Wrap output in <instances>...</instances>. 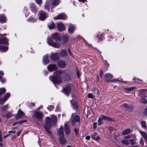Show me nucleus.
<instances>
[{
    "label": "nucleus",
    "mask_w": 147,
    "mask_h": 147,
    "mask_svg": "<svg viewBox=\"0 0 147 147\" xmlns=\"http://www.w3.org/2000/svg\"><path fill=\"white\" fill-rule=\"evenodd\" d=\"M59 140L60 143L61 144H64L66 142V140L64 136L60 137Z\"/></svg>",
    "instance_id": "obj_26"
},
{
    "label": "nucleus",
    "mask_w": 147,
    "mask_h": 147,
    "mask_svg": "<svg viewBox=\"0 0 147 147\" xmlns=\"http://www.w3.org/2000/svg\"><path fill=\"white\" fill-rule=\"evenodd\" d=\"M9 96V94L8 93L6 94L3 97H1L0 98V104H4L8 99Z\"/></svg>",
    "instance_id": "obj_10"
},
{
    "label": "nucleus",
    "mask_w": 147,
    "mask_h": 147,
    "mask_svg": "<svg viewBox=\"0 0 147 147\" xmlns=\"http://www.w3.org/2000/svg\"><path fill=\"white\" fill-rule=\"evenodd\" d=\"M97 37L99 41L102 40L103 38V34L102 33L101 34H98L97 35Z\"/></svg>",
    "instance_id": "obj_39"
},
{
    "label": "nucleus",
    "mask_w": 147,
    "mask_h": 147,
    "mask_svg": "<svg viewBox=\"0 0 147 147\" xmlns=\"http://www.w3.org/2000/svg\"><path fill=\"white\" fill-rule=\"evenodd\" d=\"M49 55L48 54L45 55L43 58V63L46 65L49 62V60L48 59Z\"/></svg>",
    "instance_id": "obj_20"
},
{
    "label": "nucleus",
    "mask_w": 147,
    "mask_h": 147,
    "mask_svg": "<svg viewBox=\"0 0 147 147\" xmlns=\"http://www.w3.org/2000/svg\"><path fill=\"white\" fill-rule=\"evenodd\" d=\"M30 8L31 11L35 14L37 12V11L35 5L32 4L30 5Z\"/></svg>",
    "instance_id": "obj_27"
},
{
    "label": "nucleus",
    "mask_w": 147,
    "mask_h": 147,
    "mask_svg": "<svg viewBox=\"0 0 147 147\" xmlns=\"http://www.w3.org/2000/svg\"><path fill=\"white\" fill-rule=\"evenodd\" d=\"M105 66L107 67L109 66V64L107 63L106 61H105Z\"/></svg>",
    "instance_id": "obj_61"
},
{
    "label": "nucleus",
    "mask_w": 147,
    "mask_h": 147,
    "mask_svg": "<svg viewBox=\"0 0 147 147\" xmlns=\"http://www.w3.org/2000/svg\"><path fill=\"white\" fill-rule=\"evenodd\" d=\"M72 86L69 85L64 88L63 89V92L66 96L68 95L71 92Z\"/></svg>",
    "instance_id": "obj_6"
},
{
    "label": "nucleus",
    "mask_w": 147,
    "mask_h": 147,
    "mask_svg": "<svg viewBox=\"0 0 147 147\" xmlns=\"http://www.w3.org/2000/svg\"><path fill=\"white\" fill-rule=\"evenodd\" d=\"M6 18L3 15L0 16V22H4L6 20Z\"/></svg>",
    "instance_id": "obj_33"
},
{
    "label": "nucleus",
    "mask_w": 147,
    "mask_h": 147,
    "mask_svg": "<svg viewBox=\"0 0 147 147\" xmlns=\"http://www.w3.org/2000/svg\"><path fill=\"white\" fill-rule=\"evenodd\" d=\"M103 71L102 70L100 71V76L101 78L102 77Z\"/></svg>",
    "instance_id": "obj_62"
},
{
    "label": "nucleus",
    "mask_w": 147,
    "mask_h": 147,
    "mask_svg": "<svg viewBox=\"0 0 147 147\" xmlns=\"http://www.w3.org/2000/svg\"><path fill=\"white\" fill-rule=\"evenodd\" d=\"M24 115V113L21 110H19L18 113V115L16 116V118L17 119H19L21 118Z\"/></svg>",
    "instance_id": "obj_24"
},
{
    "label": "nucleus",
    "mask_w": 147,
    "mask_h": 147,
    "mask_svg": "<svg viewBox=\"0 0 147 147\" xmlns=\"http://www.w3.org/2000/svg\"><path fill=\"white\" fill-rule=\"evenodd\" d=\"M100 118L102 120H111V118L102 115H101V117Z\"/></svg>",
    "instance_id": "obj_28"
},
{
    "label": "nucleus",
    "mask_w": 147,
    "mask_h": 147,
    "mask_svg": "<svg viewBox=\"0 0 147 147\" xmlns=\"http://www.w3.org/2000/svg\"><path fill=\"white\" fill-rule=\"evenodd\" d=\"M1 38H0V44L7 43L8 44V40L5 37H3L2 35L0 36Z\"/></svg>",
    "instance_id": "obj_16"
},
{
    "label": "nucleus",
    "mask_w": 147,
    "mask_h": 147,
    "mask_svg": "<svg viewBox=\"0 0 147 147\" xmlns=\"http://www.w3.org/2000/svg\"><path fill=\"white\" fill-rule=\"evenodd\" d=\"M132 135H128L125 137V138L126 139H129L131 137Z\"/></svg>",
    "instance_id": "obj_59"
},
{
    "label": "nucleus",
    "mask_w": 147,
    "mask_h": 147,
    "mask_svg": "<svg viewBox=\"0 0 147 147\" xmlns=\"http://www.w3.org/2000/svg\"><path fill=\"white\" fill-rule=\"evenodd\" d=\"M35 1L38 4H40L42 3V0H35Z\"/></svg>",
    "instance_id": "obj_54"
},
{
    "label": "nucleus",
    "mask_w": 147,
    "mask_h": 147,
    "mask_svg": "<svg viewBox=\"0 0 147 147\" xmlns=\"http://www.w3.org/2000/svg\"><path fill=\"white\" fill-rule=\"evenodd\" d=\"M27 122V121L26 120H24L23 121H20L18 122H16L14 123L13 124V125L15 126L17 124H18L19 125H20L24 123H25L26 122Z\"/></svg>",
    "instance_id": "obj_40"
},
{
    "label": "nucleus",
    "mask_w": 147,
    "mask_h": 147,
    "mask_svg": "<svg viewBox=\"0 0 147 147\" xmlns=\"http://www.w3.org/2000/svg\"><path fill=\"white\" fill-rule=\"evenodd\" d=\"M97 127V123L95 122L93 124V128L94 129H96Z\"/></svg>",
    "instance_id": "obj_55"
},
{
    "label": "nucleus",
    "mask_w": 147,
    "mask_h": 147,
    "mask_svg": "<svg viewBox=\"0 0 147 147\" xmlns=\"http://www.w3.org/2000/svg\"><path fill=\"white\" fill-rule=\"evenodd\" d=\"M48 26L50 29H53L55 27L54 24L52 22L49 23Z\"/></svg>",
    "instance_id": "obj_30"
},
{
    "label": "nucleus",
    "mask_w": 147,
    "mask_h": 147,
    "mask_svg": "<svg viewBox=\"0 0 147 147\" xmlns=\"http://www.w3.org/2000/svg\"><path fill=\"white\" fill-rule=\"evenodd\" d=\"M47 68L50 71L55 70L57 69L56 65L53 64H51L47 66Z\"/></svg>",
    "instance_id": "obj_14"
},
{
    "label": "nucleus",
    "mask_w": 147,
    "mask_h": 147,
    "mask_svg": "<svg viewBox=\"0 0 147 147\" xmlns=\"http://www.w3.org/2000/svg\"><path fill=\"white\" fill-rule=\"evenodd\" d=\"M68 52L71 56H73L72 55L71 53V51L69 49H68Z\"/></svg>",
    "instance_id": "obj_60"
},
{
    "label": "nucleus",
    "mask_w": 147,
    "mask_h": 147,
    "mask_svg": "<svg viewBox=\"0 0 147 147\" xmlns=\"http://www.w3.org/2000/svg\"><path fill=\"white\" fill-rule=\"evenodd\" d=\"M44 114L41 111H36L34 113L32 116L34 119L36 121H40L43 118Z\"/></svg>",
    "instance_id": "obj_3"
},
{
    "label": "nucleus",
    "mask_w": 147,
    "mask_h": 147,
    "mask_svg": "<svg viewBox=\"0 0 147 147\" xmlns=\"http://www.w3.org/2000/svg\"><path fill=\"white\" fill-rule=\"evenodd\" d=\"M139 94L141 96H143L144 97H147V95H145L146 92L147 90L146 89H142L139 90Z\"/></svg>",
    "instance_id": "obj_17"
},
{
    "label": "nucleus",
    "mask_w": 147,
    "mask_h": 147,
    "mask_svg": "<svg viewBox=\"0 0 147 147\" xmlns=\"http://www.w3.org/2000/svg\"><path fill=\"white\" fill-rule=\"evenodd\" d=\"M100 139V137L99 136H97L96 137H95L93 140H99Z\"/></svg>",
    "instance_id": "obj_56"
},
{
    "label": "nucleus",
    "mask_w": 147,
    "mask_h": 147,
    "mask_svg": "<svg viewBox=\"0 0 147 147\" xmlns=\"http://www.w3.org/2000/svg\"><path fill=\"white\" fill-rule=\"evenodd\" d=\"M102 120L99 117L98 118V125H100L102 124Z\"/></svg>",
    "instance_id": "obj_50"
},
{
    "label": "nucleus",
    "mask_w": 147,
    "mask_h": 147,
    "mask_svg": "<svg viewBox=\"0 0 147 147\" xmlns=\"http://www.w3.org/2000/svg\"><path fill=\"white\" fill-rule=\"evenodd\" d=\"M6 89L4 88H0V94H1V95L5 92Z\"/></svg>",
    "instance_id": "obj_43"
},
{
    "label": "nucleus",
    "mask_w": 147,
    "mask_h": 147,
    "mask_svg": "<svg viewBox=\"0 0 147 147\" xmlns=\"http://www.w3.org/2000/svg\"><path fill=\"white\" fill-rule=\"evenodd\" d=\"M58 30L59 31H63L65 30V27L63 23L59 22L57 24Z\"/></svg>",
    "instance_id": "obj_9"
},
{
    "label": "nucleus",
    "mask_w": 147,
    "mask_h": 147,
    "mask_svg": "<svg viewBox=\"0 0 147 147\" xmlns=\"http://www.w3.org/2000/svg\"><path fill=\"white\" fill-rule=\"evenodd\" d=\"M38 15L39 19L42 21L45 20L48 16L47 14L42 11H40Z\"/></svg>",
    "instance_id": "obj_7"
},
{
    "label": "nucleus",
    "mask_w": 147,
    "mask_h": 147,
    "mask_svg": "<svg viewBox=\"0 0 147 147\" xmlns=\"http://www.w3.org/2000/svg\"><path fill=\"white\" fill-rule=\"evenodd\" d=\"M113 77V76L111 74L108 73L106 74L104 76V79L106 82L111 81V80Z\"/></svg>",
    "instance_id": "obj_11"
},
{
    "label": "nucleus",
    "mask_w": 147,
    "mask_h": 147,
    "mask_svg": "<svg viewBox=\"0 0 147 147\" xmlns=\"http://www.w3.org/2000/svg\"><path fill=\"white\" fill-rule=\"evenodd\" d=\"M72 98L73 100H71L70 103L74 109H76L77 108V105L76 102V97L75 96H72Z\"/></svg>",
    "instance_id": "obj_8"
},
{
    "label": "nucleus",
    "mask_w": 147,
    "mask_h": 147,
    "mask_svg": "<svg viewBox=\"0 0 147 147\" xmlns=\"http://www.w3.org/2000/svg\"><path fill=\"white\" fill-rule=\"evenodd\" d=\"M47 108L48 110L51 111L54 109V107L53 105H50L47 107Z\"/></svg>",
    "instance_id": "obj_45"
},
{
    "label": "nucleus",
    "mask_w": 147,
    "mask_h": 147,
    "mask_svg": "<svg viewBox=\"0 0 147 147\" xmlns=\"http://www.w3.org/2000/svg\"><path fill=\"white\" fill-rule=\"evenodd\" d=\"M66 77H65V79L67 81L70 80V76L69 75H66Z\"/></svg>",
    "instance_id": "obj_52"
},
{
    "label": "nucleus",
    "mask_w": 147,
    "mask_h": 147,
    "mask_svg": "<svg viewBox=\"0 0 147 147\" xmlns=\"http://www.w3.org/2000/svg\"><path fill=\"white\" fill-rule=\"evenodd\" d=\"M97 133L96 132H95L93 134H92L91 136L92 138L94 139V138H95V136L97 135Z\"/></svg>",
    "instance_id": "obj_51"
},
{
    "label": "nucleus",
    "mask_w": 147,
    "mask_h": 147,
    "mask_svg": "<svg viewBox=\"0 0 147 147\" xmlns=\"http://www.w3.org/2000/svg\"><path fill=\"white\" fill-rule=\"evenodd\" d=\"M8 108V105H6L2 108L1 110L3 111H5Z\"/></svg>",
    "instance_id": "obj_47"
},
{
    "label": "nucleus",
    "mask_w": 147,
    "mask_h": 147,
    "mask_svg": "<svg viewBox=\"0 0 147 147\" xmlns=\"http://www.w3.org/2000/svg\"><path fill=\"white\" fill-rule=\"evenodd\" d=\"M24 12L25 14L26 17H27V16L29 14V13L27 11V8L26 7H24Z\"/></svg>",
    "instance_id": "obj_46"
},
{
    "label": "nucleus",
    "mask_w": 147,
    "mask_h": 147,
    "mask_svg": "<svg viewBox=\"0 0 147 147\" xmlns=\"http://www.w3.org/2000/svg\"><path fill=\"white\" fill-rule=\"evenodd\" d=\"M64 73V71L58 70L54 73V76H50L49 79L54 84H59L62 82L61 76Z\"/></svg>",
    "instance_id": "obj_2"
},
{
    "label": "nucleus",
    "mask_w": 147,
    "mask_h": 147,
    "mask_svg": "<svg viewBox=\"0 0 147 147\" xmlns=\"http://www.w3.org/2000/svg\"><path fill=\"white\" fill-rule=\"evenodd\" d=\"M59 108H60V107H59V105H57L56 107L55 111H59V110H60Z\"/></svg>",
    "instance_id": "obj_57"
},
{
    "label": "nucleus",
    "mask_w": 147,
    "mask_h": 147,
    "mask_svg": "<svg viewBox=\"0 0 147 147\" xmlns=\"http://www.w3.org/2000/svg\"><path fill=\"white\" fill-rule=\"evenodd\" d=\"M57 64L59 67L61 68H64L66 64L64 61L60 60L58 62Z\"/></svg>",
    "instance_id": "obj_22"
},
{
    "label": "nucleus",
    "mask_w": 147,
    "mask_h": 147,
    "mask_svg": "<svg viewBox=\"0 0 147 147\" xmlns=\"http://www.w3.org/2000/svg\"><path fill=\"white\" fill-rule=\"evenodd\" d=\"M140 123L142 128L144 129H146L147 128L145 121H141Z\"/></svg>",
    "instance_id": "obj_34"
},
{
    "label": "nucleus",
    "mask_w": 147,
    "mask_h": 147,
    "mask_svg": "<svg viewBox=\"0 0 147 147\" xmlns=\"http://www.w3.org/2000/svg\"><path fill=\"white\" fill-rule=\"evenodd\" d=\"M121 143L123 144H125V145H128L129 143L130 142H129V141L128 140H126L125 139H123L121 141Z\"/></svg>",
    "instance_id": "obj_37"
},
{
    "label": "nucleus",
    "mask_w": 147,
    "mask_h": 147,
    "mask_svg": "<svg viewBox=\"0 0 147 147\" xmlns=\"http://www.w3.org/2000/svg\"><path fill=\"white\" fill-rule=\"evenodd\" d=\"M68 39V38L67 36H63V40L64 42H66Z\"/></svg>",
    "instance_id": "obj_48"
},
{
    "label": "nucleus",
    "mask_w": 147,
    "mask_h": 147,
    "mask_svg": "<svg viewBox=\"0 0 147 147\" xmlns=\"http://www.w3.org/2000/svg\"><path fill=\"white\" fill-rule=\"evenodd\" d=\"M60 2V0H54L53 1L52 5H57Z\"/></svg>",
    "instance_id": "obj_41"
},
{
    "label": "nucleus",
    "mask_w": 147,
    "mask_h": 147,
    "mask_svg": "<svg viewBox=\"0 0 147 147\" xmlns=\"http://www.w3.org/2000/svg\"><path fill=\"white\" fill-rule=\"evenodd\" d=\"M1 82H2V83L4 82H5L6 80L5 79H1Z\"/></svg>",
    "instance_id": "obj_64"
},
{
    "label": "nucleus",
    "mask_w": 147,
    "mask_h": 147,
    "mask_svg": "<svg viewBox=\"0 0 147 147\" xmlns=\"http://www.w3.org/2000/svg\"><path fill=\"white\" fill-rule=\"evenodd\" d=\"M143 113L144 115L147 116V107L145 109Z\"/></svg>",
    "instance_id": "obj_58"
},
{
    "label": "nucleus",
    "mask_w": 147,
    "mask_h": 147,
    "mask_svg": "<svg viewBox=\"0 0 147 147\" xmlns=\"http://www.w3.org/2000/svg\"><path fill=\"white\" fill-rule=\"evenodd\" d=\"M45 123L44 125V127L47 132L49 135L51 134V131L50 129L52 127L51 122L53 125H55L57 122V118L56 115H53L51 118L47 117L45 119Z\"/></svg>",
    "instance_id": "obj_1"
},
{
    "label": "nucleus",
    "mask_w": 147,
    "mask_h": 147,
    "mask_svg": "<svg viewBox=\"0 0 147 147\" xmlns=\"http://www.w3.org/2000/svg\"><path fill=\"white\" fill-rule=\"evenodd\" d=\"M143 96H141L140 102L142 103L146 104L147 103V100Z\"/></svg>",
    "instance_id": "obj_35"
},
{
    "label": "nucleus",
    "mask_w": 147,
    "mask_h": 147,
    "mask_svg": "<svg viewBox=\"0 0 147 147\" xmlns=\"http://www.w3.org/2000/svg\"><path fill=\"white\" fill-rule=\"evenodd\" d=\"M80 121L79 116L77 115L75 113H73L71 118V123L72 125H74L77 122H78Z\"/></svg>",
    "instance_id": "obj_4"
},
{
    "label": "nucleus",
    "mask_w": 147,
    "mask_h": 147,
    "mask_svg": "<svg viewBox=\"0 0 147 147\" xmlns=\"http://www.w3.org/2000/svg\"><path fill=\"white\" fill-rule=\"evenodd\" d=\"M8 47H5L3 46H0V49L3 52H6L8 50Z\"/></svg>",
    "instance_id": "obj_29"
},
{
    "label": "nucleus",
    "mask_w": 147,
    "mask_h": 147,
    "mask_svg": "<svg viewBox=\"0 0 147 147\" xmlns=\"http://www.w3.org/2000/svg\"><path fill=\"white\" fill-rule=\"evenodd\" d=\"M120 107L121 108L124 107L126 109H128L129 108V105L126 103H125L121 105L120 106Z\"/></svg>",
    "instance_id": "obj_38"
},
{
    "label": "nucleus",
    "mask_w": 147,
    "mask_h": 147,
    "mask_svg": "<svg viewBox=\"0 0 147 147\" xmlns=\"http://www.w3.org/2000/svg\"><path fill=\"white\" fill-rule=\"evenodd\" d=\"M51 1L48 0L45 3V9H47L48 11H49V8L51 5Z\"/></svg>",
    "instance_id": "obj_18"
},
{
    "label": "nucleus",
    "mask_w": 147,
    "mask_h": 147,
    "mask_svg": "<svg viewBox=\"0 0 147 147\" xmlns=\"http://www.w3.org/2000/svg\"><path fill=\"white\" fill-rule=\"evenodd\" d=\"M131 130L129 129H127L124 130L122 132V134L123 135H126L129 134L131 132Z\"/></svg>",
    "instance_id": "obj_31"
},
{
    "label": "nucleus",
    "mask_w": 147,
    "mask_h": 147,
    "mask_svg": "<svg viewBox=\"0 0 147 147\" xmlns=\"http://www.w3.org/2000/svg\"><path fill=\"white\" fill-rule=\"evenodd\" d=\"M129 142H130L131 145H133L136 144V142L135 140L134 139H130L129 140Z\"/></svg>",
    "instance_id": "obj_42"
},
{
    "label": "nucleus",
    "mask_w": 147,
    "mask_h": 147,
    "mask_svg": "<svg viewBox=\"0 0 147 147\" xmlns=\"http://www.w3.org/2000/svg\"><path fill=\"white\" fill-rule=\"evenodd\" d=\"M90 136H86V137H85V138L86 139V140H89L90 139Z\"/></svg>",
    "instance_id": "obj_63"
},
{
    "label": "nucleus",
    "mask_w": 147,
    "mask_h": 147,
    "mask_svg": "<svg viewBox=\"0 0 147 147\" xmlns=\"http://www.w3.org/2000/svg\"><path fill=\"white\" fill-rule=\"evenodd\" d=\"M36 18L32 17H30L27 19L28 21L30 22H34L36 21Z\"/></svg>",
    "instance_id": "obj_36"
},
{
    "label": "nucleus",
    "mask_w": 147,
    "mask_h": 147,
    "mask_svg": "<svg viewBox=\"0 0 147 147\" xmlns=\"http://www.w3.org/2000/svg\"><path fill=\"white\" fill-rule=\"evenodd\" d=\"M58 133L60 137L64 136L63 128L62 126L60 127L58 130Z\"/></svg>",
    "instance_id": "obj_21"
},
{
    "label": "nucleus",
    "mask_w": 147,
    "mask_h": 147,
    "mask_svg": "<svg viewBox=\"0 0 147 147\" xmlns=\"http://www.w3.org/2000/svg\"><path fill=\"white\" fill-rule=\"evenodd\" d=\"M139 132L145 139L147 138V134L145 132L141 130H140Z\"/></svg>",
    "instance_id": "obj_32"
},
{
    "label": "nucleus",
    "mask_w": 147,
    "mask_h": 147,
    "mask_svg": "<svg viewBox=\"0 0 147 147\" xmlns=\"http://www.w3.org/2000/svg\"><path fill=\"white\" fill-rule=\"evenodd\" d=\"M64 131L65 132V133L67 134H69L70 133V128L68 126V125L67 124L65 123L64 124Z\"/></svg>",
    "instance_id": "obj_23"
},
{
    "label": "nucleus",
    "mask_w": 147,
    "mask_h": 147,
    "mask_svg": "<svg viewBox=\"0 0 147 147\" xmlns=\"http://www.w3.org/2000/svg\"><path fill=\"white\" fill-rule=\"evenodd\" d=\"M140 144L142 146L144 144V142L143 141V139L142 138H141L140 140Z\"/></svg>",
    "instance_id": "obj_53"
},
{
    "label": "nucleus",
    "mask_w": 147,
    "mask_h": 147,
    "mask_svg": "<svg viewBox=\"0 0 147 147\" xmlns=\"http://www.w3.org/2000/svg\"><path fill=\"white\" fill-rule=\"evenodd\" d=\"M67 17V16L64 13H62L59 14L57 16L55 17H54V18L55 19H63L64 20Z\"/></svg>",
    "instance_id": "obj_15"
},
{
    "label": "nucleus",
    "mask_w": 147,
    "mask_h": 147,
    "mask_svg": "<svg viewBox=\"0 0 147 147\" xmlns=\"http://www.w3.org/2000/svg\"><path fill=\"white\" fill-rule=\"evenodd\" d=\"M51 58L54 61H57L59 59L58 53H56L53 54L51 55Z\"/></svg>",
    "instance_id": "obj_19"
},
{
    "label": "nucleus",
    "mask_w": 147,
    "mask_h": 147,
    "mask_svg": "<svg viewBox=\"0 0 147 147\" xmlns=\"http://www.w3.org/2000/svg\"><path fill=\"white\" fill-rule=\"evenodd\" d=\"M47 42L48 44L55 48H59L60 46V45L59 43H54L52 39L49 38H47Z\"/></svg>",
    "instance_id": "obj_5"
},
{
    "label": "nucleus",
    "mask_w": 147,
    "mask_h": 147,
    "mask_svg": "<svg viewBox=\"0 0 147 147\" xmlns=\"http://www.w3.org/2000/svg\"><path fill=\"white\" fill-rule=\"evenodd\" d=\"M51 37L56 41L58 40L60 41L61 40L60 35L57 33L52 34Z\"/></svg>",
    "instance_id": "obj_12"
},
{
    "label": "nucleus",
    "mask_w": 147,
    "mask_h": 147,
    "mask_svg": "<svg viewBox=\"0 0 147 147\" xmlns=\"http://www.w3.org/2000/svg\"><path fill=\"white\" fill-rule=\"evenodd\" d=\"M60 55L61 57H65L67 55V52L65 50H62L60 52Z\"/></svg>",
    "instance_id": "obj_25"
},
{
    "label": "nucleus",
    "mask_w": 147,
    "mask_h": 147,
    "mask_svg": "<svg viewBox=\"0 0 147 147\" xmlns=\"http://www.w3.org/2000/svg\"><path fill=\"white\" fill-rule=\"evenodd\" d=\"M135 88V87H132L130 88H125V89L126 91H130L134 90Z\"/></svg>",
    "instance_id": "obj_44"
},
{
    "label": "nucleus",
    "mask_w": 147,
    "mask_h": 147,
    "mask_svg": "<svg viewBox=\"0 0 147 147\" xmlns=\"http://www.w3.org/2000/svg\"><path fill=\"white\" fill-rule=\"evenodd\" d=\"M76 29L75 26L71 24H69L68 27V32L70 34L73 33L74 30Z\"/></svg>",
    "instance_id": "obj_13"
},
{
    "label": "nucleus",
    "mask_w": 147,
    "mask_h": 147,
    "mask_svg": "<svg viewBox=\"0 0 147 147\" xmlns=\"http://www.w3.org/2000/svg\"><path fill=\"white\" fill-rule=\"evenodd\" d=\"M88 96L89 98H93L94 97V96L91 93H88Z\"/></svg>",
    "instance_id": "obj_49"
}]
</instances>
